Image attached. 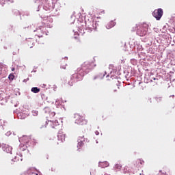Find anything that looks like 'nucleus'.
Returning a JSON list of instances; mask_svg holds the SVG:
<instances>
[{
	"label": "nucleus",
	"instance_id": "obj_12",
	"mask_svg": "<svg viewBox=\"0 0 175 175\" xmlns=\"http://www.w3.org/2000/svg\"><path fill=\"white\" fill-rule=\"evenodd\" d=\"M9 80H10V81H13V80H14V74L11 73L9 77H8Z\"/></svg>",
	"mask_w": 175,
	"mask_h": 175
},
{
	"label": "nucleus",
	"instance_id": "obj_21",
	"mask_svg": "<svg viewBox=\"0 0 175 175\" xmlns=\"http://www.w3.org/2000/svg\"><path fill=\"white\" fill-rule=\"evenodd\" d=\"M14 70H15V68H12V72H14Z\"/></svg>",
	"mask_w": 175,
	"mask_h": 175
},
{
	"label": "nucleus",
	"instance_id": "obj_4",
	"mask_svg": "<svg viewBox=\"0 0 175 175\" xmlns=\"http://www.w3.org/2000/svg\"><path fill=\"white\" fill-rule=\"evenodd\" d=\"M84 72H80L79 73H75L72 75V79H75L76 81H81L84 79Z\"/></svg>",
	"mask_w": 175,
	"mask_h": 175
},
{
	"label": "nucleus",
	"instance_id": "obj_18",
	"mask_svg": "<svg viewBox=\"0 0 175 175\" xmlns=\"http://www.w3.org/2000/svg\"><path fill=\"white\" fill-rule=\"evenodd\" d=\"M62 69H66V65L62 66Z\"/></svg>",
	"mask_w": 175,
	"mask_h": 175
},
{
	"label": "nucleus",
	"instance_id": "obj_11",
	"mask_svg": "<svg viewBox=\"0 0 175 175\" xmlns=\"http://www.w3.org/2000/svg\"><path fill=\"white\" fill-rule=\"evenodd\" d=\"M121 167H122V165H121L120 164H116L114 166V169L115 170H116V172H118V170H121Z\"/></svg>",
	"mask_w": 175,
	"mask_h": 175
},
{
	"label": "nucleus",
	"instance_id": "obj_24",
	"mask_svg": "<svg viewBox=\"0 0 175 175\" xmlns=\"http://www.w3.org/2000/svg\"><path fill=\"white\" fill-rule=\"evenodd\" d=\"M45 110H49V107L45 108Z\"/></svg>",
	"mask_w": 175,
	"mask_h": 175
},
{
	"label": "nucleus",
	"instance_id": "obj_14",
	"mask_svg": "<svg viewBox=\"0 0 175 175\" xmlns=\"http://www.w3.org/2000/svg\"><path fill=\"white\" fill-rule=\"evenodd\" d=\"M157 102H162V97H156Z\"/></svg>",
	"mask_w": 175,
	"mask_h": 175
},
{
	"label": "nucleus",
	"instance_id": "obj_16",
	"mask_svg": "<svg viewBox=\"0 0 175 175\" xmlns=\"http://www.w3.org/2000/svg\"><path fill=\"white\" fill-rule=\"evenodd\" d=\"M32 113H33V116H38V111H33Z\"/></svg>",
	"mask_w": 175,
	"mask_h": 175
},
{
	"label": "nucleus",
	"instance_id": "obj_10",
	"mask_svg": "<svg viewBox=\"0 0 175 175\" xmlns=\"http://www.w3.org/2000/svg\"><path fill=\"white\" fill-rule=\"evenodd\" d=\"M159 172L162 173V174H167V173H169V169L164 167L163 170H160Z\"/></svg>",
	"mask_w": 175,
	"mask_h": 175
},
{
	"label": "nucleus",
	"instance_id": "obj_25",
	"mask_svg": "<svg viewBox=\"0 0 175 175\" xmlns=\"http://www.w3.org/2000/svg\"><path fill=\"white\" fill-rule=\"evenodd\" d=\"M15 159H17V157H15Z\"/></svg>",
	"mask_w": 175,
	"mask_h": 175
},
{
	"label": "nucleus",
	"instance_id": "obj_8",
	"mask_svg": "<svg viewBox=\"0 0 175 175\" xmlns=\"http://www.w3.org/2000/svg\"><path fill=\"white\" fill-rule=\"evenodd\" d=\"M31 91V92H33V94H38V92H40V89L35 87L32 88Z\"/></svg>",
	"mask_w": 175,
	"mask_h": 175
},
{
	"label": "nucleus",
	"instance_id": "obj_15",
	"mask_svg": "<svg viewBox=\"0 0 175 175\" xmlns=\"http://www.w3.org/2000/svg\"><path fill=\"white\" fill-rule=\"evenodd\" d=\"M46 125H47V123L45 122L44 125H41V126H40V129H43V128H46Z\"/></svg>",
	"mask_w": 175,
	"mask_h": 175
},
{
	"label": "nucleus",
	"instance_id": "obj_20",
	"mask_svg": "<svg viewBox=\"0 0 175 175\" xmlns=\"http://www.w3.org/2000/svg\"><path fill=\"white\" fill-rule=\"evenodd\" d=\"M81 68H77V72H81Z\"/></svg>",
	"mask_w": 175,
	"mask_h": 175
},
{
	"label": "nucleus",
	"instance_id": "obj_1",
	"mask_svg": "<svg viewBox=\"0 0 175 175\" xmlns=\"http://www.w3.org/2000/svg\"><path fill=\"white\" fill-rule=\"evenodd\" d=\"M74 118H75V124H77V125H81L82 126H84V125H87V124H88V120L85 119V117L81 116L79 113H75Z\"/></svg>",
	"mask_w": 175,
	"mask_h": 175
},
{
	"label": "nucleus",
	"instance_id": "obj_23",
	"mask_svg": "<svg viewBox=\"0 0 175 175\" xmlns=\"http://www.w3.org/2000/svg\"><path fill=\"white\" fill-rule=\"evenodd\" d=\"M113 92H117V90L115 89V90H113Z\"/></svg>",
	"mask_w": 175,
	"mask_h": 175
},
{
	"label": "nucleus",
	"instance_id": "obj_17",
	"mask_svg": "<svg viewBox=\"0 0 175 175\" xmlns=\"http://www.w3.org/2000/svg\"><path fill=\"white\" fill-rule=\"evenodd\" d=\"M68 61V57H64V59H62V61Z\"/></svg>",
	"mask_w": 175,
	"mask_h": 175
},
{
	"label": "nucleus",
	"instance_id": "obj_9",
	"mask_svg": "<svg viewBox=\"0 0 175 175\" xmlns=\"http://www.w3.org/2000/svg\"><path fill=\"white\" fill-rule=\"evenodd\" d=\"M58 139L61 140V142H65V134H59Z\"/></svg>",
	"mask_w": 175,
	"mask_h": 175
},
{
	"label": "nucleus",
	"instance_id": "obj_13",
	"mask_svg": "<svg viewBox=\"0 0 175 175\" xmlns=\"http://www.w3.org/2000/svg\"><path fill=\"white\" fill-rule=\"evenodd\" d=\"M83 146H84V142L83 141H78V146L83 147Z\"/></svg>",
	"mask_w": 175,
	"mask_h": 175
},
{
	"label": "nucleus",
	"instance_id": "obj_26",
	"mask_svg": "<svg viewBox=\"0 0 175 175\" xmlns=\"http://www.w3.org/2000/svg\"><path fill=\"white\" fill-rule=\"evenodd\" d=\"M96 79V77H94V80Z\"/></svg>",
	"mask_w": 175,
	"mask_h": 175
},
{
	"label": "nucleus",
	"instance_id": "obj_3",
	"mask_svg": "<svg viewBox=\"0 0 175 175\" xmlns=\"http://www.w3.org/2000/svg\"><path fill=\"white\" fill-rule=\"evenodd\" d=\"M152 16L156 18L157 20H161L162 16H163V10H162V8L154 10L152 12Z\"/></svg>",
	"mask_w": 175,
	"mask_h": 175
},
{
	"label": "nucleus",
	"instance_id": "obj_22",
	"mask_svg": "<svg viewBox=\"0 0 175 175\" xmlns=\"http://www.w3.org/2000/svg\"><path fill=\"white\" fill-rule=\"evenodd\" d=\"M114 66L113 65H109V68H113Z\"/></svg>",
	"mask_w": 175,
	"mask_h": 175
},
{
	"label": "nucleus",
	"instance_id": "obj_2",
	"mask_svg": "<svg viewBox=\"0 0 175 175\" xmlns=\"http://www.w3.org/2000/svg\"><path fill=\"white\" fill-rule=\"evenodd\" d=\"M147 32H148V25L147 23H142L139 25V29L137 30V34L139 36H145L147 35Z\"/></svg>",
	"mask_w": 175,
	"mask_h": 175
},
{
	"label": "nucleus",
	"instance_id": "obj_19",
	"mask_svg": "<svg viewBox=\"0 0 175 175\" xmlns=\"http://www.w3.org/2000/svg\"><path fill=\"white\" fill-rule=\"evenodd\" d=\"M51 115H52L53 117H54V116H55V112H51Z\"/></svg>",
	"mask_w": 175,
	"mask_h": 175
},
{
	"label": "nucleus",
	"instance_id": "obj_7",
	"mask_svg": "<svg viewBox=\"0 0 175 175\" xmlns=\"http://www.w3.org/2000/svg\"><path fill=\"white\" fill-rule=\"evenodd\" d=\"M114 25H116V22L111 21V22H109L107 25V29H110V28H113V27H114Z\"/></svg>",
	"mask_w": 175,
	"mask_h": 175
},
{
	"label": "nucleus",
	"instance_id": "obj_6",
	"mask_svg": "<svg viewBox=\"0 0 175 175\" xmlns=\"http://www.w3.org/2000/svg\"><path fill=\"white\" fill-rule=\"evenodd\" d=\"M144 161H143V160H142V159H137V160L136 161V162H135V166H136L137 167H140V166H141L142 165H144Z\"/></svg>",
	"mask_w": 175,
	"mask_h": 175
},
{
	"label": "nucleus",
	"instance_id": "obj_5",
	"mask_svg": "<svg viewBox=\"0 0 175 175\" xmlns=\"http://www.w3.org/2000/svg\"><path fill=\"white\" fill-rule=\"evenodd\" d=\"M109 165L110 164L107 161H103V162L100 161L98 163V166L100 167H102L103 169H105V167H109Z\"/></svg>",
	"mask_w": 175,
	"mask_h": 175
}]
</instances>
